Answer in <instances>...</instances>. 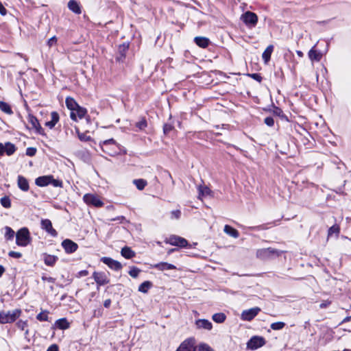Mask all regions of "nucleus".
Here are the masks:
<instances>
[{"label":"nucleus","mask_w":351,"mask_h":351,"mask_svg":"<svg viewBox=\"0 0 351 351\" xmlns=\"http://www.w3.org/2000/svg\"><path fill=\"white\" fill-rule=\"evenodd\" d=\"M31 242V237L27 228H22L16 233V243L19 246L25 247Z\"/></svg>","instance_id":"nucleus-1"},{"label":"nucleus","mask_w":351,"mask_h":351,"mask_svg":"<svg viewBox=\"0 0 351 351\" xmlns=\"http://www.w3.org/2000/svg\"><path fill=\"white\" fill-rule=\"evenodd\" d=\"M21 311L20 309H14L10 311H1L0 312V323L2 324L12 323L18 317H20Z\"/></svg>","instance_id":"nucleus-2"},{"label":"nucleus","mask_w":351,"mask_h":351,"mask_svg":"<svg viewBox=\"0 0 351 351\" xmlns=\"http://www.w3.org/2000/svg\"><path fill=\"white\" fill-rule=\"evenodd\" d=\"M101 147L104 152L110 156H114L120 153L121 148L113 139H109L104 141L101 144Z\"/></svg>","instance_id":"nucleus-3"},{"label":"nucleus","mask_w":351,"mask_h":351,"mask_svg":"<svg viewBox=\"0 0 351 351\" xmlns=\"http://www.w3.org/2000/svg\"><path fill=\"white\" fill-rule=\"evenodd\" d=\"M280 252L271 247L262 248L256 251V257L261 260H266L273 256H278Z\"/></svg>","instance_id":"nucleus-4"},{"label":"nucleus","mask_w":351,"mask_h":351,"mask_svg":"<svg viewBox=\"0 0 351 351\" xmlns=\"http://www.w3.org/2000/svg\"><path fill=\"white\" fill-rule=\"evenodd\" d=\"M165 242L171 245L178 246L180 247H192L191 245H189L188 241L184 238L177 235L170 236L165 240Z\"/></svg>","instance_id":"nucleus-5"},{"label":"nucleus","mask_w":351,"mask_h":351,"mask_svg":"<svg viewBox=\"0 0 351 351\" xmlns=\"http://www.w3.org/2000/svg\"><path fill=\"white\" fill-rule=\"evenodd\" d=\"M241 20L249 27H254L258 23L257 15L252 12L247 11L241 16Z\"/></svg>","instance_id":"nucleus-6"},{"label":"nucleus","mask_w":351,"mask_h":351,"mask_svg":"<svg viewBox=\"0 0 351 351\" xmlns=\"http://www.w3.org/2000/svg\"><path fill=\"white\" fill-rule=\"evenodd\" d=\"M265 339L263 337L254 336L247 343V348L256 350L265 344Z\"/></svg>","instance_id":"nucleus-7"},{"label":"nucleus","mask_w":351,"mask_h":351,"mask_svg":"<svg viewBox=\"0 0 351 351\" xmlns=\"http://www.w3.org/2000/svg\"><path fill=\"white\" fill-rule=\"evenodd\" d=\"M83 199L86 204L95 207H101L104 205L100 197L95 194H86L84 195Z\"/></svg>","instance_id":"nucleus-8"},{"label":"nucleus","mask_w":351,"mask_h":351,"mask_svg":"<svg viewBox=\"0 0 351 351\" xmlns=\"http://www.w3.org/2000/svg\"><path fill=\"white\" fill-rule=\"evenodd\" d=\"M260 311L261 308L257 306L244 310L241 314V319L243 321L250 322L259 313Z\"/></svg>","instance_id":"nucleus-9"},{"label":"nucleus","mask_w":351,"mask_h":351,"mask_svg":"<svg viewBox=\"0 0 351 351\" xmlns=\"http://www.w3.org/2000/svg\"><path fill=\"white\" fill-rule=\"evenodd\" d=\"M176 351H195L194 339H186L180 345Z\"/></svg>","instance_id":"nucleus-10"},{"label":"nucleus","mask_w":351,"mask_h":351,"mask_svg":"<svg viewBox=\"0 0 351 351\" xmlns=\"http://www.w3.org/2000/svg\"><path fill=\"white\" fill-rule=\"evenodd\" d=\"M62 246L67 254L73 253L78 248L77 244L70 239L64 240L62 242Z\"/></svg>","instance_id":"nucleus-11"},{"label":"nucleus","mask_w":351,"mask_h":351,"mask_svg":"<svg viewBox=\"0 0 351 351\" xmlns=\"http://www.w3.org/2000/svg\"><path fill=\"white\" fill-rule=\"evenodd\" d=\"M101 261L106 265H107L110 269L118 271L120 270L122 267L121 264L111 258L109 257H102Z\"/></svg>","instance_id":"nucleus-12"},{"label":"nucleus","mask_w":351,"mask_h":351,"mask_svg":"<svg viewBox=\"0 0 351 351\" xmlns=\"http://www.w3.org/2000/svg\"><path fill=\"white\" fill-rule=\"evenodd\" d=\"M93 277L99 286L105 285L110 281L108 276L104 272L95 271Z\"/></svg>","instance_id":"nucleus-13"},{"label":"nucleus","mask_w":351,"mask_h":351,"mask_svg":"<svg viewBox=\"0 0 351 351\" xmlns=\"http://www.w3.org/2000/svg\"><path fill=\"white\" fill-rule=\"evenodd\" d=\"M41 228L52 237L57 236V232L53 228L51 221L49 219H43L41 221Z\"/></svg>","instance_id":"nucleus-14"},{"label":"nucleus","mask_w":351,"mask_h":351,"mask_svg":"<svg viewBox=\"0 0 351 351\" xmlns=\"http://www.w3.org/2000/svg\"><path fill=\"white\" fill-rule=\"evenodd\" d=\"M86 112L87 111L85 108L79 106L75 110L71 112L70 117L73 121H77L78 119L84 117Z\"/></svg>","instance_id":"nucleus-15"},{"label":"nucleus","mask_w":351,"mask_h":351,"mask_svg":"<svg viewBox=\"0 0 351 351\" xmlns=\"http://www.w3.org/2000/svg\"><path fill=\"white\" fill-rule=\"evenodd\" d=\"M195 326L199 329H205L207 330H210L213 327L212 323L209 320L204 319L196 320Z\"/></svg>","instance_id":"nucleus-16"},{"label":"nucleus","mask_w":351,"mask_h":351,"mask_svg":"<svg viewBox=\"0 0 351 351\" xmlns=\"http://www.w3.org/2000/svg\"><path fill=\"white\" fill-rule=\"evenodd\" d=\"M27 120L29 123L31 125L30 129L35 130L37 132H40L42 128L36 117L29 114Z\"/></svg>","instance_id":"nucleus-17"},{"label":"nucleus","mask_w":351,"mask_h":351,"mask_svg":"<svg viewBox=\"0 0 351 351\" xmlns=\"http://www.w3.org/2000/svg\"><path fill=\"white\" fill-rule=\"evenodd\" d=\"M308 55L309 59L312 62H313V61L319 62L322 58V53L317 51L316 49H315V47H313L312 49H310Z\"/></svg>","instance_id":"nucleus-18"},{"label":"nucleus","mask_w":351,"mask_h":351,"mask_svg":"<svg viewBox=\"0 0 351 351\" xmlns=\"http://www.w3.org/2000/svg\"><path fill=\"white\" fill-rule=\"evenodd\" d=\"M199 191L198 197L202 199V197L209 195L211 193L209 187L205 184H199L197 187Z\"/></svg>","instance_id":"nucleus-19"},{"label":"nucleus","mask_w":351,"mask_h":351,"mask_svg":"<svg viewBox=\"0 0 351 351\" xmlns=\"http://www.w3.org/2000/svg\"><path fill=\"white\" fill-rule=\"evenodd\" d=\"M154 268L157 269L160 271L176 269V267L172 264L162 262L157 263L153 266Z\"/></svg>","instance_id":"nucleus-20"},{"label":"nucleus","mask_w":351,"mask_h":351,"mask_svg":"<svg viewBox=\"0 0 351 351\" xmlns=\"http://www.w3.org/2000/svg\"><path fill=\"white\" fill-rule=\"evenodd\" d=\"M59 121V114L56 112L51 113V120L45 123V125L49 128H53Z\"/></svg>","instance_id":"nucleus-21"},{"label":"nucleus","mask_w":351,"mask_h":351,"mask_svg":"<svg viewBox=\"0 0 351 351\" xmlns=\"http://www.w3.org/2000/svg\"><path fill=\"white\" fill-rule=\"evenodd\" d=\"M68 8L73 12L80 14L82 12L80 4L75 0H70L68 3Z\"/></svg>","instance_id":"nucleus-22"},{"label":"nucleus","mask_w":351,"mask_h":351,"mask_svg":"<svg viewBox=\"0 0 351 351\" xmlns=\"http://www.w3.org/2000/svg\"><path fill=\"white\" fill-rule=\"evenodd\" d=\"M223 231L226 234H228L229 236L233 238L237 239L239 237V233L238 230L229 225H226L224 226Z\"/></svg>","instance_id":"nucleus-23"},{"label":"nucleus","mask_w":351,"mask_h":351,"mask_svg":"<svg viewBox=\"0 0 351 351\" xmlns=\"http://www.w3.org/2000/svg\"><path fill=\"white\" fill-rule=\"evenodd\" d=\"M45 263L48 266H53L57 261L58 257L53 255L45 254L43 255Z\"/></svg>","instance_id":"nucleus-24"},{"label":"nucleus","mask_w":351,"mask_h":351,"mask_svg":"<svg viewBox=\"0 0 351 351\" xmlns=\"http://www.w3.org/2000/svg\"><path fill=\"white\" fill-rule=\"evenodd\" d=\"M194 40L197 45L202 48H206L209 44V40L206 37L197 36Z\"/></svg>","instance_id":"nucleus-25"},{"label":"nucleus","mask_w":351,"mask_h":351,"mask_svg":"<svg viewBox=\"0 0 351 351\" xmlns=\"http://www.w3.org/2000/svg\"><path fill=\"white\" fill-rule=\"evenodd\" d=\"M273 49H274L273 45H270L263 51L262 58L265 64H267L269 61Z\"/></svg>","instance_id":"nucleus-26"},{"label":"nucleus","mask_w":351,"mask_h":351,"mask_svg":"<svg viewBox=\"0 0 351 351\" xmlns=\"http://www.w3.org/2000/svg\"><path fill=\"white\" fill-rule=\"evenodd\" d=\"M340 232L339 226L337 224H335L331 226L328 230V238L332 237L335 236V237H338Z\"/></svg>","instance_id":"nucleus-27"},{"label":"nucleus","mask_w":351,"mask_h":351,"mask_svg":"<svg viewBox=\"0 0 351 351\" xmlns=\"http://www.w3.org/2000/svg\"><path fill=\"white\" fill-rule=\"evenodd\" d=\"M51 177H38L36 179V184L40 186H45L51 183Z\"/></svg>","instance_id":"nucleus-28"},{"label":"nucleus","mask_w":351,"mask_h":351,"mask_svg":"<svg viewBox=\"0 0 351 351\" xmlns=\"http://www.w3.org/2000/svg\"><path fill=\"white\" fill-rule=\"evenodd\" d=\"M55 325L57 328L61 330L67 329L69 328L70 326L69 322L65 318L58 319L56 322Z\"/></svg>","instance_id":"nucleus-29"},{"label":"nucleus","mask_w":351,"mask_h":351,"mask_svg":"<svg viewBox=\"0 0 351 351\" xmlns=\"http://www.w3.org/2000/svg\"><path fill=\"white\" fill-rule=\"evenodd\" d=\"M121 255L125 258H131L135 256V252L129 247H124L121 249Z\"/></svg>","instance_id":"nucleus-30"},{"label":"nucleus","mask_w":351,"mask_h":351,"mask_svg":"<svg viewBox=\"0 0 351 351\" xmlns=\"http://www.w3.org/2000/svg\"><path fill=\"white\" fill-rule=\"evenodd\" d=\"M65 103L66 107L71 112L75 110L79 106L75 100L72 97H66Z\"/></svg>","instance_id":"nucleus-31"},{"label":"nucleus","mask_w":351,"mask_h":351,"mask_svg":"<svg viewBox=\"0 0 351 351\" xmlns=\"http://www.w3.org/2000/svg\"><path fill=\"white\" fill-rule=\"evenodd\" d=\"M3 147H4V152L8 155V156H11L12 155L15 151H16V147L14 144L11 143H6L3 145Z\"/></svg>","instance_id":"nucleus-32"},{"label":"nucleus","mask_w":351,"mask_h":351,"mask_svg":"<svg viewBox=\"0 0 351 351\" xmlns=\"http://www.w3.org/2000/svg\"><path fill=\"white\" fill-rule=\"evenodd\" d=\"M0 110L5 114L11 115L13 114L11 106L6 102L0 101Z\"/></svg>","instance_id":"nucleus-33"},{"label":"nucleus","mask_w":351,"mask_h":351,"mask_svg":"<svg viewBox=\"0 0 351 351\" xmlns=\"http://www.w3.org/2000/svg\"><path fill=\"white\" fill-rule=\"evenodd\" d=\"M18 185L21 189L26 191L29 189V184L24 177H19Z\"/></svg>","instance_id":"nucleus-34"},{"label":"nucleus","mask_w":351,"mask_h":351,"mask_svg":"<svg viewBox=\"0 0 351 351\" xmlns=\"http://www.w3.org/2000/svg\"><path fill=\"white\" fill-rule=\"evenodd\" d=\"M5 230V238L6 240H12L14 239V235H16L14 231L9 226H5L4 228Z\"/></svg>","instance_id":"nucleus-35"},{"label":"nucleus","mask_w":351,"mask_h":351,"mask_svg":"<svg viewBox=\"0 0 351 351\" xmlns=\"http://www.w3.org/2000/svg\"><path fill=\"white\" fill-rule=\"evenodd\" d=\"M152 287V282L149 281H145L138 287V291L142 293H147Z\"/></svg>","instance_id":"nucleus-36"},{"label":"nucleus","mask_w":351,"mask_h":351,"mask_svg":"<svg viewBox=\"0 0 351 351\" xmlns=\"http://www.w3.org/2000/svg\"><path fill=\"white\" fill-rule=\"evenodd\" d=\"M134 184L139 190H143L147 185V182L144 179H136L133 181Z\"/></svg>","instance_id":"nucleus-37"},{"label":"nucleus","mask_w":351,"mask_h":351,"mask_svg":"<svg viewBox=\"0 0 351 351\" xmlns=\"http://www.w3.org/2000/svg\"><path fill=\"white\" fill-rule=\"evenodd\" d=\"M213 319L217 323H223L226 319V315L222 313H215L213 315Z\"/></svg>","instance_id":"nucleus-38"},{"label":"nucleus","mask_w":351,"mask_h":351,"mask_svg":"<svg viewBox=\"0 0 351 351\" xmlns=\"http://www.w3.org/2000/svg\"><path fill=\"white\" fill-rule=\"evenodd\" d=\"M17 327L21 329V330H25V334H28V330H27V322L26 321L19 320L16 323Z\"/></svg>","instance_id":"nucleus-39"},{"label":"nucleus","mask_w":351,"mask_h":351,"mask_svg":"<svg viewBox=\"0 0 351 351\" xmlns=\"http://www.w3.org/2000/svg\"><path fill=\"white\" fill-rule=\"evenodd\" d=\"M285 326V324L282 322H278L272 323L270 326L271 328L274 330H278L282 329Z\"/></svg>","instance_id":"nucleus-40"},{"label":"nucleus","mask_w":351,"mask_h":351,"mask_svg":"<svg viewBox=\"0 0 351 351\" xmlns=\"http://www.w3.org/2000/svg\"><path fill=\"white\" fill-rule=\"evenodd\" d=\"M49 312L47 311H42L36 316V319L40 322L48 321Z\"/></svg>","instance_id":"nucleus-41"},{"label":"nucleus","mask_w":351,"mask_h":351,"mask_svg":"<svg viewBox=\"0 0 351 351\" xmlns=\"http://www.w3.org/2000/svg\"><path fill=\"white\" fill-rule=\"evenodd\" d=\"M141 272V269L136 267H131L129 271V274L132 278H137Z\"/></svg>","instance_id":"nucleus-42"},{"label":"nucleus","mask_w":351,"mask_h":351,"mask_svg":"<svg viewBox=\"0 0 351 351\" xmlns=\"http://www.w3.org/2000/svg\"><path fill=\"white\" fill-rule=\"evenodd\" d=\"M1 204L4 208H10L11 206L10 199L8 197H7V196H5V197H2L1 199Z\"/></svg>","instance_id":"nucleus-43"},{"label":"nucleus","mask_w":351,"mask_h":351,"mask_svg":"<svg viewBox=\"0 0 351 351\" xmlns=\"http://www.w3.org/2000/svg\"><path fill=\"white\" fill-rule=\"evenodd\" d=\"M198 351H214V350L208 344L201 343L198 346Z\"/></svg>","instance_id":"nucleus-44"},{"label":"nucleus","mask_w":351,"mask_h":351,"mask_svg":"<svg viewBox=\"0 0 351 351\" xmlns=\"http://www.w3.org/2000/svg\"><path fill=\"white\" fill-rule=\"evenodd\" d=\"M78 137L82 141H88L91 140L90 136H88L86 133H80L77 132Z\"/></svg>","instance_id":"nucleus-45"},{"label":"nucleus","mask_w":351,"mask_h":351,"mask_svg":"<svg viewBox=\"0 0 351 351\" xmlns=\"http://www.w3.org/2000/svg\"><path fill=\"white\" fill-rule=\"evenodd\" d=\"M62 181L58 179H53V177L51 178V183L55 187H61L62 186Z\"/></svg>","instance_id":"nucleus-46"},{"label":"nucleus","mask_w":351,"mask_h":351,"mask_svg":"<svg viewBox=\"0 0 351 351\" xmlns=\"http://www.w3.org/2000/svg\"><path fill=\"white\" fill-rule=\"evenodd\" d=\"M136 127H138L140 130H143L147 127V121L145 119H143L140 121L136 123Z\"/></svg>","instance_id":"nucleus-47"},{"label":"nucleus","mask_w":351,"mask_h":351,"mask_svg":"<svg viewBox=\"0 0 351 351\" xmlns=\"http://www.w3.org/2000/svg\"><path fill=\"white\" fill-rule=\"evenodd\" d=\"M58 39L56 36H53L51 38H49L47 41V45L51 47L52 46H54L57 44Z\"/></svg>","instance_id":"nucleus-48"},{"label":"nucleus","mask_w":351,"mask_h":351,"mask_svg":"<svg viewBox=\"0 0 351 351\" xmlns=\"http://www.w3.org/2000/svg\"><path fill=\"white\" fill-rule=\"evenodd\" d=\"M36 153V149L34 147H28L26 149V155L29 156H34Z\"/></svg>","instance_id":"nucleus-49"},{"label":"nucleus","mask_w":351,"mask_h":351,"mask_svg":"<svg viewBox=\"0 0 351 351\" xmlns=\"http://www.w3.org/2000/svg\"><path fill=\"white\" fill-rule=\"evenodd\" d=\"M171 218L178 219L180 217L181 212L179 210H173L171 213Z\"/></svg>","instance_id":"nucleus-50"},{"label":"nucleus","mask_w":351,"mask_h":351,"mask_svg":"<svg viewBox=\"0 0 351 351\" xmlns=\"http://www.w3.org/2000/svg\"><path fill=\"white\" fill-rule=\"evenodd\" d=\"M8 255L14 258H19L22 256V254L21 252H14V251H10L8 254Z\"/></svg>","instance_id":"nucleus-51"},{"label":"nucleus","mask_w":351,"mask_h":351,"mask_svg":"<svg viewBox=\"0 0 351 351\" xmlns=\"http://www.w3.org/2000/svg\"><path fill=\"white\" fill-rule=\"evenodd\" d=\"M265 123L268 126H273L274 124V120L272 117H268L265 119Z\"/></svg>","instance_id":"nucleus-52"},{"label":"nucleus","mask_w":351,"mask_h":351,"mask_svg":"<svg viewBox=\"0 0 351 351\" xmlns=\"http://www.w3.org/2000/svg\"><path fill=\"white\" fill-rule=\"evenodd\" d=\"M248 75L258 82H261L262 80V77L258 73H252Z\"/></svg>","instance_id":"nucleus-53"},{"label":"nucleus","mask_w":351,"mask_h":351,"mask_svg":"<svg viewBox=\"0 0 351 351\" xmlns=\"http://www.w3.org/2000/svg\"><path fill=\"white\" fill-rule=\"evenodd\" d=\"M173 130V126L170 124H165L163 128L164 133L168 134Z\"/></svg>","instance_id":"nucleus-54"},{"label":"nucleus","mask_w":351,"mask_h":351,"mask_svg":"<svg viewBox=\"0 0 351 351\" xmlns=\"http://www.w3.org/2000/svg\"><path fill=\"white\" fill-rule=\"evenodd\" d=\"M6 14H7V10L3 6L2 3L0 1V14H1L2 16H5V15H6Z\"/></svg>","instance_id":"nucleus-55"},{"label":"nucleus","mask_w":351,"mask_h":351,"mask_svg":"<svg viewBox=\"0 0 351 351\" xmlns=\"http://www.w3.org/2000/svg\"><path fill=\"white\" fill-rule=\"evenodd\" d=\"M88 274V271L87 270H82V271L78 272L77 276L78 277H83V276H87Z\"/></svg>","instance_id":"nucleus-56"},{"label":"nucleus","mask_w":351,"mask_h":351,"mask_svg":"<svg viewBox=\"0 0 351 351\" xmlns=\"http://www.w3.org/2000/svg\"><path fill=\"white\" fill-rule=\"evenodd\" d=\"M47 351H58V346L53 344L49 346Z\"/></svg>","instance_id":"nucleus-57"},{"label":"nucleus","mask_w":351,"mask_h":351,"mask_svg":"<svg viewBox=\"0 0 351 351\" xmlns=\"http://www.w3.org/2000/svg\"><path fill=\"white\" fill-rule=\"evenodd\" d=\"M330 304L328 301H324L322 303L320 304L319 306L321 308H324L327 307Z\"/></svg>","instance_id":"nucleus-58"},{"label":"nucleus","mask_w":351,"mask_h":351,"mask_svg":"<svg viewBox=\"0 0 351 351\" xmlns=\"http://www.w3.org/2000/svg\"><path fill=\"white\" fill-rule=\"evenodd\" d=\"M111 304V300L110 299H108V300H106L104 302V306L106 307V308H108L110 307Z\"/></svg>","instance_id":"nucleus-59"},{"label":"nucleus","mask_w":351,"mask_h":351,"mask_svg":"<svg viewBox=\"0 0 351 351\" xmlns=\"http://www.w3.org/2000/svg\"><path fill=\"white\" fill-rule=\"evenodd\" d=\"M4 153L5 152H4L3 144L0 143V156H2Z\"/></svg>","instance_id":"nucleus-60"},{"label":"nucleus","mask_w":351,"mask_h":351,"mask_svg":"<svg viewBox=\"0 0 351 351\" xmlns=\"http://www.w3.org/2000/svg\"><path fill=\"white\" fill-rule=\"evenodd\" d=\"M5 271V269L3 266L0 265V277L3 275Z\"/></svg>","instance_id":"nucleus-61"},{"label":"nucleus","mask_w":351,"mask_h":351,"mask_svg":"<svg viewBox=\"0 0 351 351\" xmlns=\"http://www.w3.org/2000/svg\"><path fill=\"white\" fill-rule=\"evenodd\" d=\"M296 53H297V55H298L299 57H301V58H302V57H303V56H304V54H303L302 51H296Z\"/></svg>","instance_id":"nucleus-62"},{"label":"nucleus","mask_w":351,"mask_h":351,"mask_svg":"<svg viewBox=\"0 0 351 351\" xmlns=\"http://www.w3.org/2000/svg\"><path fill=\"white\" fill-rule=\"evenodd\" d=\"M346 223H348V225H351V218H350V217H346Z\"/></svg>","instance_id":"nucleus-63"},{"label":"nucleus","mask_w":351,"mask_h":351,"mask_svg":"<svg viewBox=\"0 0 351 351\" xmlns=\"http://www.w3.org/2000/svg\"><path fill=\"white\" fill-rule=\"evenodd\" d=\"M351 320V317H346L343 320V322H347Z\"/></svg>","instance_id":"nucleus-64"}]
</instances>
